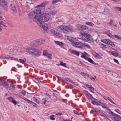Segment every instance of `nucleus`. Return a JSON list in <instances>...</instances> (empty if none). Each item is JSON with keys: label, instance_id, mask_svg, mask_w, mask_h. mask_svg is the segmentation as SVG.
<instances>
[{"label": "nucleus", "instance_id": "nucleus-1", "mask_svg": "<svg viewBox=\"0 0 121 121\" xmlns=\"http://www.w3.org/2000/svg\"><path fill=\"white\" fill-rule=\"evenodd\" d=\"M26 52L30 55L33 56H39L41 54L40 51L35 48H29L26 49Z\"/></svg>", "mask_w": 121, "mask_h": 121}, {"label": "nucleus", "instance_id": "nucleus-2", "mask_svg": "<svg viewBox=\"0 0 121 121\" xmlns=\"http://www.w3.org/2000/svg\"><path fill=\"white\" fill-rule=\"evenodd\" d=\"M38 13L36 9H35L33 11L30 12L29 14L28 17L29 18L33 19L36 21V22L39 23V16L37 15Z\"/></svg>", "mask_w": 121, "mask_h": 121}, {"label": "nucleus", "instance_id": "nucleus-3", "mask_svg": "<svg viewBox=\"0 0 121 121\" xmlns=\"http://www.w3.org/2000/svg\"><path fill=\"white\" fill-rule=\"evenodd\" d=\"M110 117L113 120L115 121H121V117L116 114L109 109Z\"/></svg>", "mask_w": 121, "mask_h": 121}, {"label": "nucleus", "instance_id": "nucleus-4", "mask_svg": "<svg viewBox=\"0 0 121 121\" xmlns=\"http://www.w3.org/2000/svg\"><path fill=\"white\" fill-rule=\"evenodd\" d=\"M82 39L85 41L89 43L93 42V39L90 36V35L86 33L83 32L81 33Z\"/></svg>", "mask_w": 121, "mask_h": 121}, {"label": "nucleus", "instance_id": "nucleus-5", "mask_svg": "<svg viewBox=\"0 0 121 121\" xmlns=\"http://www.w3.org/2000/svg\"><path fill=\"white\" fill-rule=\"evenodd\" d=\"M50 16L49 13H46L43 15L41 17H39V20L41 22H47L50 19Z\"/></svg>", "mask_w": 121, "mask_h": 121}, {"label": "nucleus", "instance_id": "nucleus-6", "mask_svg": "<svg viewBox=\"0 0 121 121\" xmlns=\"http://www.w3.org/2000/svg\"><path fill=\"white\" fill-rule=\"evenodd\" d=\"M59 28L61 30L65 31V32L71 31L72 30V28L71 26H66L61 25L59 27Z\"/></svg>", "mask_w": 121, "mask_h": 121}, {"label": "nucleus", "instance_id": "nucleus-7", "mask_svg": "<svg viewBox=\"0 0 121 121\" xmlns=\"http://www.w3.org/2000/svg\"><path fill=\"white\" fill-rule=\"evenodd\" d=\"M24 2L27 4L26 5H25V9H26L27 12L28 11L32 8L35 7L33 3H28L27 1H25Z\"/></svg>", "mask_w": 121, "mask_h": 121}, {"label": "nucleus", "instance_id": "nucleus-8", "mask_svg": "<svg viewBox=\"0 0 121 121\" xmlns=\"http://www.w3.org/2000/svg\"><path fill=\"white\" fill-rule=\"evenodd\" d=\"M39 21V22L40 23H39L37 22V24L39 26L41 27L44 31H46L48 28V26L45 23H44V22H40V20Z\"/></svg>", "mask_w": 121, "mask_h": 121}, {"label": "nucleus", "instance_id": "nucleus-9", "mask_svg": "<svg viewBox=\"0 0 121 121\" xmlns=\"http://www.w3.org/2000/svg\"><path fill=\"white\" fill-rule=\"evenodd\" d=\"M101 41L102 42L107 44L112 47H115V45L114 43L110 40L104 39L102 40Z\"/></svg>", "mask_w": 121, "mask_h": 121}, {"label": "nucleus", "instance_id": "nucleus-10", "mask_svg": "<svg viewBox=\"0 0 121 121\" xmlns=\"http://www.w3.org/2000/svg\"><path fill=\"white\" fill-rule=\"evenodd\" d=\"M38 13L37 15H38L39 17L42 16L45 13L46 11L45 9H44L37 8L36 9Z\"/></svg>", "mask_w": 121, "mask_h": 121}, {"label": "nucleus", "instance_id": "nucleus-11", "mask_svg": "<svg viewBox=\"0 0 121 121\" xmlns=\"http://www.w3.org/2000/svg\"><path fill=\"white\" fill-rule=\"evenodd\" d=\"M72 45L74 47L81 48L82 49H84L85 48L83 45L81 44L78 42H76L73 43L72 44Z\"/></svg>", "mask_w": 121, "mask_h": 121}, {"label": "nucleus", "instance_id": "nucleus-12", "mask_svg": "<svg viewBox=\"0 0 121 121\" xmlns=\"http://www.w3.org/2000/svg\"><path fill=\"white\" fill-rule=\"evenodd\" d=\"M77 26L78 29L81 31L88 29L87 27L86 26L80 24H77Z\"/></svg>", "mask_w": 121, "mask_h": 121}, {"label": "nucleus", "instance_id": "nucleus-13", "mask_svg": "<svg viewBox=\"0 0 121 121\" xmlns=\"http://www.w3.org/2000/svg\"><path fill=\"white\" fill-rule=\"evenodd\" d=\"M0 6L5 9L7 7V4L4 0H0Z\"/></svg>", "mask_w": 121, "mask_h": 121}, {"label": "nucleus", "instance_id": "nucleus-14", "mask_svg": "<svg viewBox=\"0 0 121 121\" xmlns=\"http://www.w3.org/2000/svg\"><path fill=\"white\" fill-rule=\"evenodd\" d=\"M51 31L52 33L55 35L58 36H61L62 35L59 33V30H57V31H55L54 30L51 29Z\"/></svg>", "mask_w": 121, "mask_h": 121}, {"label": "nucleus", "instance_id": "nucleus-15", "mask_svg": "<svg viewBox=\"0 0 121 121\" xmlns=\"http://www.w3.org/2000/svg\"><path fill=\"white\" fill-rule=\"evenodd\" d=\"M23 99L29 104L32 105L33 106L36 107L37 106L36 103L30 101L27 98H23Z\"/></svg>", "mask_w": 121, "mask_h": 121}, {"label": "nucleus", "instance_id": "nucleus-16", "mask_svg": "<svg viewBox=\"0 0 121 121\" xmlns=\"http://www.w3.org/2000/svg\"><path fill=\"white\" fill-rule=\"evenodd\" d=\"M44 42L45 40L43 39H38L36 41V44L38 46L43 43Z\"/></svg>", "mask_w": 121, "mask_h": 121}, {"label": "nucleus", "instance_id": "nucleus-17", "mask_svg": "<svg viewBox=\"0 0 121 121\" xmlns=\"http://www.w3.org/2000/svg\"><path fill=\"white\" fill-rule=\"evenodd\" d=\"M4 58L8 59H11V60H17V61H18V60L17 58H14L11 56H10L8 55H5Z\"/></svg>", "mask_w": 121, "mask_h": 121}, {"label": "nucleus", "instance_id": "nucleus-18", "mask_svg": "<svg viewBox=\"0 0 121 121\" xmlns=\"http://www.w3.org/2000/svg\"><path fill=\"white\" fill-rule=\"evenodd\" d=\"M48 1L43 2L41 3L40 4L37 5V6L41 7H44L48 3Z\"/></svg>", "mask_w": 121, "mask_h": 121}, {"label": "nucleus", "instance_id": "nucleus-19", "mask_svg": "<svg viewBox=\"0 0 121 121\" xmlns=\"http://www.w3.org/2000/svg\"><path fill=\"white\" fill-rule=\"evenodd\" d=\"M10 7L13 12L15 13H16L17 12V10L16 9V8L14 5L11 4Z\"/></svg>", "mask_w": 121, "mask_h": 121}, {"label": "nucleus", "instance_id": "nucleus-20", "mask_svg": "<svg viewBox=\"0 0 121 121\" xmlns=\"http://www.w3.org/2000/svg\"><path fill=\"white\" fill-rule=\"evenodd\" d=\"M70 53L73 54H76V55L78 56L79 55V53L77 51L74 50H73L70 51Z\"/></svg>", "mask_w": 121, "mask_h": 121}, {"label": "nucleus", "instance_id": "nucleus-21", "mask_svg": "<svg viewBox=\"0 0 121 121\" xmlns=\"http://www.w3.org/2000/svg\"><path fill=\"white\" fill-rule=\"evenodd\" d=\"M55 42L57 45H59L60 46H62L63 45V43L61 42L57 41H55Z\"/></svg>", "mask_w": 121, "mask_h": 121}, {"label": "nucleus", "instance_id": "nucleus-22", "mask_svg": "<svg viewBox=\"0 0 121 121\" xmlns=\"http://www.w3.org/2000/svg\"><path fill=\"white\" fill-rule=\"evenodd\" d=\"M91 100L92 104H94L95 103L97 102V101H98L97 99H95L93 97L92 98Z\"/></svg>", "mask_w": 121, "mask_h": 121}, {"label": "nucleus", "instance_id": "nucleus-23", "mask_svg": "<svg viewBox=\"0 0 121 121\" xmlns=\"http://www.w3.org/2000/svg\"><path fill=\"white\" fill-rule=\"evenodd\" d=\"M101 106L103 108H105L108 109H109L108 107L107 106V104H102Z\"/></svg>", "mask_w": 121, "mask_h": 121}, {"label": "nucleus", "instance_id": "nucleus-24", "mask_svg": "<svg viewBox=\"0 0 121 121\" xmlns=\"http://www.w3.org/2000/svg\"><path fill=\"white\" fill-rule=\"evenodd\" d=\"M86 96L88 99H90L91 100L93 97L92 95L89 93H88V94Z\"/></svg>", "mask_w": 121, "mask_h": 121}, {"label": "nucleus", "instance_id": "nucleus-25", "mask_svg": "<svg viewBox=\"0 0 121 121\" xmlns=\"http://www.w3.org/2000/svg\"><path fill=\"white\" fill-rule=\"evenodd\" d=\"M113 37L117 38L119 40H121V36L118 35H115L113 36Z\"/></svg>", "mask_w": 121, "mask_h": 121}, {"label": "nucleus", "instance_id": "nucleus-26", "mask_svg": "<svg viewBox=\"0 0 121 121\" xmlns=\"http://www.w3.org/2000/svg\"><path fill=\"white\" fill-rule=\"evenodd\" d=\"M1 84L2 85L4 86L5 87L8 86V84L6 82L4 81H3V83Z\"/></svg>", "mask_w": 121, "mask_h": 121}, {"label": "nucleus", "instance_id": "nucleus-27", "mask_svg": "<svg viewBox=\"0 0 121 121\" xmlns=\"http://www.w3.org/2000/svg\"><path fill=\"white\" fill-rule=\"evenodd\" d=\"M106 33L108 36L110 37H112L113 36L112 35V34L110 33L109 31H106Z\"/></svg>", "mask_w": 121, "mask_h": 121}, {"label": "nucleus", "instance_id": "nucleus-28", "mask_svg": "<svg viewBox=\"0 0 121 121\" xmlns=\"http://www.w3.org/2000/svg\"><path fill=\"white\" fill-rule=\"evenodd\" d=\"M26 59L25 58H24L23 59H19V62L22 63L24 64V62L26 61Z\"/></svg>", "mask_w": 121, "mask_h": 121}, {"label": "nucleus", "instance_id": "nucleus-29", "mask_svg": "<svg viewBox=\"0 0 121 121\" xmlns=\"http://www.w3.org/2000/svg\"><path fill=\"white\" fill-rule=\"evenodd\" d=\"M33 100L36 103L39 104V101L37 99H36L35 97H33Z\"/></svg>", "mask_w": 121, "mask_h": 121}, {"label": "nucleus", "instance_id": "nucleus-30", "mask_svg": "<svg viewBox=\"0 0 121 121\" xmlns=\"http://www.w3.org/2000/svg\"><path fill=\"white\" fill-rule=\"evenodd\" d=\"M95 112L97 114L99 115H100L102 116H104L101 114V112L99 110H95Z\"/></svg>", "mask_w": 121, "mask_h": 121}, {"label": "nucleus", "instance_id": "nucleus-31", "mask_svg": "<svg viewBox=\"0 0 121 121\" xmlns=\"http://www.w3.org/2000/svg\"><path fill=\"white\" fill-rule=\"evenodd\" d=\"M61 0H53L52 1V4H55L59 2Z\"/></svg>", "mask_w": 121, "mask_h": 121}, {"label": "nucleus", "instance_id": "nucleus-32", "mask_svg": "<svg viewBox=\"0 0 121 121\" xmlns=\"http://www.w3.org/2000/svg\"><path fill=\"white\" fill-rule=\"evenodd\" d=\"M46 56L49 59H51L52 58V55L51 54L48 53Z\"/></svg>", "mask_w": 121, "mask_h": 121}, {"label": "nucleus", "instance_id": "nucleus-33", "mask_svg": "<svg viewBox=\"0 0 121 121\" xmlns=\"http://www.w3.org/2000/svg\"><path fill=\"white\" fill-rule=\"evenodd\" d=\"M56 11L55 10L51 11H50V13L52 15H54L56 14Z\"/></svg>", "mask_w": 121, "mask_h": 121}, {"label": "nucleus", "instance_id": "nucleus-34", "mask_svg": "<svg viewBox=\"0 0 121 121\" xmlns=\"http://www.w3.org/2000/svg\"><path fill=\"white\" fill-rule=\"evenodd\" d=\"M114 8L116 9V10L121 12V7H114Z\"/></svg>", "mask_w": 121, "mask_h": 121}, {"label": "nucleus", "instance_id": "nucleus-35", "mask_svg": "<svg viewBox=\"0 0 121 121\" xmlns=\"http://www.w3.org/2000/svg\"><path fill=\"white\" fill-rule=\"evenodd\" d=\"M86 24L87 25L91 26H92L94 25V24L91 22H86Z\"/></svg>", "mask_w": 121, "mask_h": 121}, {"label": "nucleus", "instance_id": "nucleus-36", "mask_svg": "<svg viewBox=\"0 0 121 121\" xmlns=\"http://www.w3.org/2000/svg\"><path fill=\"white\" fill-rule=\"evenodd\" d=\"M76 39L74 38H72L71 40V42H72V44L73 43L76 42Z\"/></svg>", "mask_w": 121, "mask_h": 121}, {"label": "nucleus", "instance_id": "nucleus-37", "mask_svg": "<svg viewBox=\"0 0 121 121\" xmlns=\"http://www.w3.org/2000/svg\"><path fill=\"white\" fill-rule=\"evenodd\" d=\"M88 61L91 63L94 64L95 62L92 60V59L90 58L88 59Z\"/></svg>", "mask_w": 121, "mask_h": 121}, {"label": "nucleus", "instance_id": "nucleus-38", "mask_svg": "<svg viewBox=\"0 0 121 121\" xmlns=\"http://www.w3.org/2000/svg\"><path fill=\"white\" fill-rule=\"evenodd\" d=\"M10 86L12 88L13 90H15V87L14 86L13 83V82H12L11 83Z\"/></svg>", "mask_w": 121, "mask_h": 121}, {"label": "nucleus", "instance_id": "nucleus-39", "mask_svg": "<svg viewBox=\"0 0 121 121\" xmlns=\"http://www.w3.org/2000/svg\"><path fill=\"white\" fill-rule=\"evenodd\" d=\"M60 65L62 66H64L65 67H67V66H66V64L65 63H64L63 62H60Z\"/></svg>", "mask_w": 121, "mask_h": 121}, {"label": "nucleus", "instance_id": "nucleus-40", "mask_svg": "<svg viewBox=\"0 0 121 121\" xmlns=\"http://www.w3.org/2000/svg\"><path fill=\"white\" fill-rule=\"evenodd\" d=\"M78 110L77 109H76L75 110H74L73 111V112L75 114L77 115H79V114L78 112Z\"/></svg>", "mask_w": 121, "mask_h": 121}, {"label": "nucleus", "instance_id": "nucleus-41", "mask_svg": "<svg viewBox=\"0 0 121 121\" xmlns=\"http://www.w3.org/2000/svg\"><path fill=\"white\" fill-rule=\"evenodd\" d=\"M94 105H99L101 104V103L97 101V102L95 103L94 104H93Z\"/></svg>", "mask_w": 121, "mask_h": 121}, {"label": "nucleus", "instance_id": "nucleus-42", "mask_svg": "<svg viewBox=\"0 0 121 121\" xmlns=\"http://www.w3.org/2000/svg\"><path fill=\"white\" fill-rule=\"evenodd\" d=\"M20 93L22 95H25L26 94V92L25 91L23 90Z\"/></svg>", "mask_w": 121, "mask_h": 121}, {"label": "nucleus", "instance_id": "nucleus-43", "mask_svg": "<svg viewBox=\"0 0 121 121\" xmlns=\"http://www.w3.org/2000/svg\"><path fill=\"white\" fill-rule=\"evenodd\" d=\"M83 92L85 96H86L88 94V92L85 90H84L83 91Z\"/></svg>", "mask_w": 121, "mask_h": 121}, {"label": "nucleus", "instance_id": "nucleus-44", "mask_svg": "<svg viewBox=\"0 0 121 121\" xmlns=\"http://www.w3.org/2000/svg\"><path fill=\"white\" fill-rule=\"evenodd\" d=\"M48 53L46 50H44L43 51V54L44 56H46Z\"/></svg>", "mask_w": 121, "mask_h": 121}, {"label": "nucleus", "instance_id": "nucleus-45", "mask_svg": "<svg viewBox=\"0 0 121 121\" xmlns=\"http://www.w3.org/2000/svg\"><path fill=\"white\" fill-rule=\"evenodd\" d=\"M12 102L15 105H16L17 104V102L15 101V99H13L12 101Z\"/></svg>", "mask_w": 121, "mask_h": 121}, {"label": "nucleus", "instance_id": "nucleus-46", "mask_svg": "<svg viewBox=\"0 0 121 121\" xmlns=\"http://www.w3.org/2000/svg\"><path fill=\"white\" fill-rule=\"evenodd\" d=\"M54 116V115H52V116H50V119L54 120H55V118H54L53 117Z\"/></svg>", "mask_w": 121, "mask_h": 121}, {"label": "nucleus", "instance_id": "nucleus-47", "mask_svg": "<svg viewBox=\"0 0 121 121\" xmlns=\"http://www.w3.org/2000/svg\"><path fill=\"white\" fill-rule=\"evenodd\" d=\"M100 48H104L105 47V45L102 43H101L100 44Z\"/></svg>", "mask_w": 121, "mask_h": 121}, {"label": "nucleus", "instance_id": "nucleus-48", "mask_svg": "<svg viewBox=\"0 0 121 121\" xmlns=\"http://www.w3.org/2000/svg\"><path fill=\"white\" fill-rule=\"evenodd\" d=\"M67 78V79L70 82H71L72 84L74 85V82L71 79H69L68 78Z\"/></svg>", "mask_w": 121, "mask_h": 121}, {"label": "nucleus", "instance_id": "nucleus-49", "mask_svg": "<svg viewBox=\"0 0 121 121\" xmlns=\"http://www.w3.org/2000/svg\"><path fill=\"white\" fill-rule=\"evenodd\" d=\"M54 6L52 5H50L48 7V9H53Z\"/></svg>", "mask_w": 121, "mask_h": 121}, {"label": "nucleus", "instance_id": "nucleus-50", "mask_svg": "<svg viewBox=\"0 0 121 121\" xmlns=\"http://www.w3.org/2000/svg\"><path fill=\"white\" fill-rule=\"evenodd\" d=\"M108 99L109 101L111 103H112L113 104H115V103L114 102H113L112 100L111 99H110L109 97H108Z\"/></svg>", "mask_w": 121, "mask_h": 121}, {"label": "nucleus", "instance_id": "nucleus-51", "mask_svg": "<svg viewBox=\"0 0 121 121\" xmlns=\"http://www.w3.org/2000/svg\"><path fill=\"white\" fill-rule=\"evenodd\" d=\"M112 55L115 56L117 57L118 56V54L117 53L113 52L112 53Z\"/></svg>", "mask_w": 121, "mask_h": 121}, {"label": "nucleus", "instance_id": "nucleus-52", "mask_svg": "<svg viewBox=\"0 0 121 121\" xmlns=\"http://www.w3.org/2000/svg\"><path fill=\"white\" fill-rule=\"evenodd\" d=\"M3 15L2 14L1 12L0 11V20H2L3 19L2 18Z\"/></svg>", "mask_w": 121, "mask_h": 121}, {"label": "nucleus", "instance_id": "nucleus-53", "mask_svg": "<svg viewBox=\"0 0 121 121\" xmlns=\"http://www.w3.org/2000/svg\"><path fill=\"white\" fill-rule=\"evenodd\" d=\"M113 22V19L110 20L109 22V24L111 25L112 24Z\"/></svg>", "mask_w": 121, "mask_h": 121}, {"label": "nucleus", "instance_id": "nucleus-54", "mask_svg": "<svg viewBox=\"0 0 121 121\" xmlns=\"http://www.w3.org/2000/svg\"><path fill=\"white\" fill-rule=\"evenodd\" d=\"M56 115H59L60 116L62 114L60 113V112H57L55 114Z\"/></svg>", "mask_w": 121, "mask_h": 121}, {"label": "nucleus", "instance_id": "nucleus-55", "mask_svg": "<svg viewBox=\"0 0 121 121\" xmlns=\"http://www.w3.org/2000/svg\"><path fill=\"white\" fill-rule=\"evenodd\" d=\"M81 56V57L84 58L85 57H86V56L85 54H82V55Z\"/></svg>", "mask_w": 121, "mask_h": 121}, {"label": "nucleus", "instance_id": "nucleus-56", "mask_svg": "<svg viewBox=\"0 0 121 121\" xmlns=\"http://www.w3.org/2000/svg\"><path fill=\"white\" fill-rule=\"evenodd\" d=\"M72 38H71L69 37V36H67V39L70 41L71 42V40Z\"/></svg>", "mask_w": 121, "mask_h": 121}, {"label": "nucleus", "instance_id": "nucleus-57", "mask_svg": "<svg viewBox=\"0 0 121 121\" xmlns=\"http://www.w3.org/2000/svg\"><path fill=\"white\" fill-rule=\"evenodd\" d=\"M85 85H86V87L88 88H90L91 86L90 85H88V84H86Z\"/></svg>", "mask_w": 121, "mask_h": 121}, {"label": "nucleus", "instance_id": "nucleus-58", "mask_svg": "<svg viewBox=\"0 0 121 121\" xmlns=\"http://www.w3.org/2000/svg\"><path fill=\"white\" fill-rule=\"evenodd\" d=\"M13 98L11 97H8V99L9 100V101H10L11 100H12V99H13Z\"/></svg>", "mask_w": 121, "mask_h": 121}, {"label": "nucleus", "instance_id": "nucleus-59", "mask_svg": "<svg viewBox=\"0 0 121 121\" xmlns=\"http://www.w3.org/2000/svg\"><path fill=\"white\" fill-rule=\"evenodd\" d=\"M114 62H116V63H118L119 62L118 60L115 59H114Z\"/></svg>", "mask_w": 121, "mask_h": 121}, {"label": "nucleus", "instance_id": "nucleus-60", "mask_svg": "<svg viewBox=\"0 0 121 121\" xmlns=\"http://www.w3.org/2000/svg\"><path fill=\"white\" fill-rule=\"evenodd\" d=\"M45 95L47 96H48V97H49V98H50L51 97V96L50 95L48 94H47V93H45Z\"/></svg>", "mask_w": 121, "mask_h": 121}, {"label": "nucleus", "instance_id": "nucleus-61", "mask_svg": "<svg viewBox=\"0 0 121 121\" xmlns=\"http://www.w3.org/2000/svg\"><path fill=\"white\" fill-rule=\"evenodd\" d=\"M84 75L87 77L88 78L89 77V75L87 73H85V74Z\"/></svg>", "mask_w": 121, "mask_h": 121}, {"label": "nucleus", "instance_id": "nucleus-62", "mask_svg": "<svg viewBox=\"0 0 121 121\" xmlns=\"http://www.w3.org/2000/svg\"><path fill=\"white\" fill-rule=\"evenodd\" d=\"M79 63H80L82 65H84V64L83 62H82L80 61H79Z\"/></svg>", "mask_w": 121, "mask_h": 121}, {"label": "nucleus", "instance_id": "nucleus-63", "mask_svg": "<svg viewBox=\"0 0 121 121\" xmlns=\"http://www.w3.org/2000/svg\"><path fill=\"white\" fill-rule=\"evenodd\" d=\"M96 78V77H95V76H94V77H92L91 78V79H95Z\"/></svg>", "mask_w": 121, "mask_h": 121}, {"label": "nucleus", "instance_id": "nucleus-64", "mask_svg": "<svg viewBox=\"0 0 121 121\" xmlns=\"http://www.w3.org/2000/svg\"><path fill=\"white\" fill-rule=\"evenodd\" d=\"M3 83V81L0 79V84H1Z\"/></svg>", "mask_w": 121, "mask_h": 121}]
</instances>
